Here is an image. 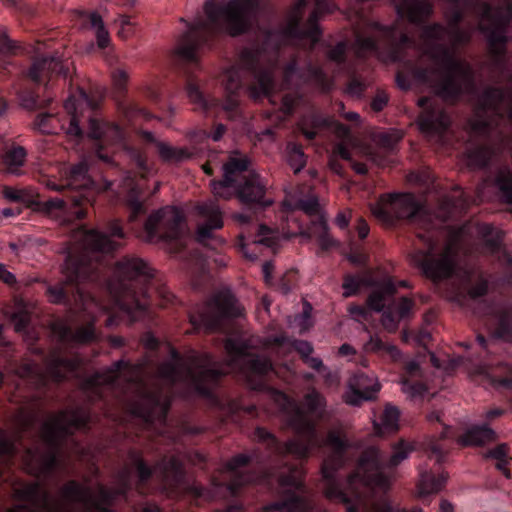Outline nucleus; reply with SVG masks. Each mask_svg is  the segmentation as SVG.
Segmentation results:
<instances>
[{
    "label": "nucleus",
    "instance_id": "1",
    "mask_svg": "<svg viewBox=\"0 0 512 512\" xmlns=\"http://www.w3.org/2000/svg\"><path fill=\"white\" fill-rule=\"evenodd\" d=\"M395 10L400 19L421 29L427 55L438 66L440 78L435 84L436 94L451 105L464 97L475 99L470 130L483 143L467 149L465 156L468 166L483 170L484 176L473 193L456 185L450 194L443 196L436 218L444 224L465 214L470 206L494 198L512 204V166L502 160L500 153L508 140L503 126L508 124L512 129V89L488 86L479 92L471 64L457 57L455 47L442 43L448 30L440 23H428L434 13L430 0H399ZM508 80L512 84V74Z\"/></svg>",
    "mask_w": 512,
    "mask_h": 512
},
{
    "label": "nucleus",
    "instance_id": "2",
    "mask_svg": "<svg viewBox=\"0 0 512 512\" xmlns=\"http://www.w3.org/2000/svg\"><path fill=\"white\" fill-rule=\"evenodd\" d=\"M277 400L291 406L287 414L288 426L296 438L287 442L279 441L274 434L263 427H257L253 439L258 446L250 454H238L228 460L224 469L228 481L224 483L232 497H239L247 485H259L280 498L265 507V512H314L315 504L310 498L302 479L298 464L290 458L305 460L313 453L329 449L321 463L323 491L326 497L345 499L335 473L347 463V452L352 447L350 440L340 430H330L321 437L315 420L324 417L326 400L316 389L304 396L307 411L303 410L283 392L272 389Z\"/></svg>",
    "mask_w": 512,
    "mask_h": 512
},
{
    "label": "nucleus",
    "instance_id": "3",
    "mask_svg": "<svg viewBox=\"0 0 512 512\" xmlns=\"http://www.w3.org/2000/svg\"><path fill=\"white\" fill-rule=\"evenodd\" d=\"M141 343L152 353H156L163 345L169 354V359L159 363L156 369L161 383L150 386L144 380L149 358L136 363L120 359L105 371L95 373L85 381L84 393L89 404H100L105 416H113L109 408V396L119 393V402L128 416L147 427L163 425L167 421L174 388L178 384L188 385L198 397L205 400L218 414L221 422L240 423L246 416H256L255 405H246L241 399L216 392L225 372L212 365L213 360L209 354H200L190 349L189 364L172 343H162L150 331L142 335Z\"/></svg>",
    "mask_w": 512,
    "mask_h": 512
},
{
    "label": "nucleus",
    "instance_id": "4",
    "mask_svg": "<svg viewBox=\"0 0 512 512\" xmlns=\"http://www.w3.org/2000/svg\"><path fill=\"white\" fill-rule=\"evenodd\" d=\"M84 239L94 256L72 252L66 255L63 266L66 280L47 287L50 303L65 305L71 315L77 310L85 311L87 302L95 301L91 291L85 287L89 284L105 288L116 306L132 322L148 313L154 292L162 298L160 305L173 304L175 296L165 288L155 287L154 273L141 258L125 256L112 267L101 259L115 252L121 246L119 241L125 239L119 220L109 221L105 231L86 230Z\"/></svg>",
    "mask_w": 512,
    "mask_h": 512
},
{
    "label": "nucleus",
    "instance_id": "5",
    "mask_svg": "<svg viewBox=\"0 0 512 512\" xmlns=\"http://www.w3.org/2000/svg\"><path fill=\"white\" fill-rule=\"evenodd\" d=\"M336 5L330 0H297L289 9L286 23L278 29H265L252 46L242 49L237 62L223 73L226 98L222 108L230 117L239 109V91L247 88L258 100L270 97L275 88L273 72L281 48L303 39L316 43L321 37L320 18L333 13Z\"/></svg>",
    "mask_w": 512,
    "mask_h": 512
},
{
    "label": "nucleus",
    "instance_id": "6",
    "mask_svg": "<svg viewBox=\"0 0 512 512\" xmlns=\"http://www.w3.org/2000/svg\"><path fill=\"white\" fill-rule=\"evenodd\" d=\"M250 167L251 160L247 155L233 152L222 166V179H214L210 185L216 197H235L247 210L235 213L233 218L241 226L239 245L245 256L253 260L257 254H249L248 246L261 244L272 247L276 237L271 228L257 222V214L272 206L273 200L267 196V183L263 177Z\"/></svg>",
    "mask_w": 512,
    "mask_h": 512
},
{
    "label": "nucleus",
    "instance_id": "7",
    "mask_svg": "<svg viewBox=\"0 0 512 512\" xmlns=\"http://www.w3.org/2000/svg\"><path fill=\"white\" fill-rule=\"evenodd\" d=\"M265 5L266 0H206L205 17L198 14L193 22H188L187 30L179 38L174 51L176 60L197 68L202 50L211 49L220 35L237 37L250 32Z\"/></svg>",
    "mask_w": 512,
    "mask_h": 512
},
{
    "label": "nucleus",
    "instance_id": "8",
    "mask_svg": "<svg viewBox=\"0 0 512 512\" xmlns=\"http://www.w3.org/2000/svg\"><path fill=\"white\" fill-rule=\"evenodd\" d=\"M98 108V99L85 89L78 88L76 94L70 95L64 102L63 112L49 110L38 113L33 121V129L50 135L64 132L77 141L87 136L96 142L99 158L109 162V157L103 155L101 150L105 145L121 142L124 133L119 124L100 118Z\"/></svg>",
    "mask_w": 512,
    "mask_h": 512
},
{
    "label": "nucleus",
    "instance_id": "9",
    "mask_svg": "<svg viewBox=\"0 0 512 512\" xmlns=\"http://www.w3.org/2000/svg\"><path fill=\"white\" fill-rule=\"evenodd\" d=\"M373 215L386 225H395L398 221L407 220L411 223L422 222L424 231L418 233L425 248L417 249L410 254L411 263L433 282L451 278L456 269L455 257L450 248L436 255L437 238L436 224L430 215L417 202L411 193L390 194L381 197L372 208Z\"/></svg>",
    "mask_w": 512,
    "mask_h": 512
},
{
    "label": "nucleus",
    "instance_id": "10",
    "mask_svg": "<svg viewBox=\"0 0 512 512\" xmlns=\"http://www.w3.org/2000/svg\"><path fill=\"white\" fill-rule=\"evenodd\" d=\"M46 187L53 191L69 189L76 194L63 198H51L46 201L39 199L38 193L30 187L15 188L4 186L3 197L10 202L24 204L36 212L51 217L61 218L65 222L82 220L87 215L86 203L89 201V191L96 188V182L89 174V165L85 160L71 165L61 182L47 179Z\"/></svg>",
    "mask_w": 512,
    "mask_h": 512
},
{
    "label": "nucleus",
    "instance_id": "11",
    "mask_svg": "<svg viewBox=\"0 0 512 512\" xmlns=\"http://www.w3.org/2000/svg\"><path fill=\"white\" fill-rule=\"evenodd\" d=\"M413 447L401 440L392 445L389 457L376 446L364 449L357 461L355 469L342 481L339 471L335 473L337 484L345 499L327 497L331 501L343 503L347 512H357L359 504L367 494L375 491L387 492L390 488V476L386 469L392 470L407 459Z\"/></svg>",
    "mask_w": 512,
    "mask_h": 512
},
{
    "label": "nucleus",
    "instance_id": "12",
    "mask_svg": "<svg viewBox=\"0 0 512 512\" xmlns=\"http://www.w3.org/2000/svg\"><path fill=\"white\" fill-rule=\"evenodd\" d=\"M93 416L89 409L77 407L62 410L50 420L42 424L41 440L46 446L44 451L39 448L26 449V466L29 473L37 478L51 475L61 465V458L68 442L75 450H81L74 439L76 431L88 434L92 429Z\"/></svg>",
    "mask_w": 512,
    "mask_h": 512
},
{
    "label": "nucleus",
    "instance_id": "13",
    "mask_svg": "<svg viewBox=\"0 0 512 512\" xmlns=\"http://www.w3.org/2000/svg\"><path fill=\"white\" fill-rule=\"evenodd\" d=\"M125 204L129 211V223L138 238L148 243L181 244L185 233V216L182 211L173 206H165L149 214L147 197L140 184L131 181L125 195Z\"/></svg>",
    "mask_w": 512,
    "mask_h": 512
},
{
    "label": "nucleus",
    "instance_id": "14",
    "mask_svg": "<svg viewBox=\"0 0 512 512\" xmlns=\"http://www.w3.org/2000/svg\"><path fill=\"white\" fill-rule=\"evenodd\" d=\"M0 325V365L13 372L20 381L38 392H45L50 383L59 384L75 372L77 363L59 351H53L44 359V367L32 360L18 362L12 359V344L3 337Z\"/></svg>",
    "mask_w": 512,
    "mask_h": 512
},
{
    "label": "nucleus",
    "instance_id": "15",
    "mask_svg": "<svg viewBox=\"0 0 512 512\" xmlns=\"http://www.w3.org/2000/svg\"><path fill=\"white\" fill-rule=\"evenodd\" d=\"M353 46L359 58L373 56L385 63H401L406 59L407 49L415 48L417 43L400 28L398 21L389 25L370 21L365 29L355 32Z\"/></svg>",
    "mask_w": 512,
    "mask_h": 512
},
{
    "label": "nucleus",
    "instance_id": "16",
    "mask_svg": "<svg viewBox=\"0 0 512 512\" xmlns=\"http://www.w3.org/2000/svg\"><path fill=\"white\" fill-rule=\"evenodd\" d=\"M397 287L392 279H386L377 284L366 300L367 307L361 305H351L349 312L357 320H367L370 311L382 312V325L389 332L398 329L402 319L409 316L413 301L407 297L396 299L394 296Z\"/></svg>",
    "mask_w": 512,
    "mask_h": 512
},
{
    "label": "nucleus",
    "instance_id": "17",
    "mask_svg": "<svg viewBox=\"0 0 512 512\" xmlns=\"http://www.w3.org/2000/svg\"><path fill=\"white\" fill-rule=\"evenodd\" d=\"M128 457L136 469L138 482L137 490L143 494L147 483L154 474L157 475L159 481L166 487L178 488L184 484L186 479V471L180 459L175 456L164 457L155 467H151L143 459L142 454L131 449Z\"/></svg>",
    "mask_w": 512,
    "mask_h": 512
},
{
    "label": "nucleus",
    "instance_id": "18",
    "mask_svg": "<svg viewBox=\"0 0 512 512\" xmlns=\"http://www.w3.org/2000/svg\"><path fill=\"white\" fill-rule=\"evenodd\" d=\"M243 315V308L230 292H221L210 302L209 306L197 314L189 315V322L194 332L212 333L221 330L226 320Z\"/></svg>",
    "mask_w": 512,
    "mask_h": 512
},
{
    "label": "nucleus",
    "instance_id": "19",
    "mask_svg": "<svg viewBox=\"0 0 512 512\" xmlns=\"http://www.w3.org/2000/svg\"><path fill=\"white\" fill-rule=\"evenodd\" d=\"M195 209L200 218L195 231V240L211 250L222 247L225 240L215 233L224 225L223 212L219 204L209 200L199 203Z\"/></svg>",
    "mask_w": 512,
    "mask_h": 512
},
{
    "label": "nucleus",
    "instance_id": "20",
    "mask_svg": "<svg viewBox=\"0 0 512 512\" xmlns=\"http://www.w3.org/2000/svg\"><path fill=\"white\" fill-rule=\"evenodd\" d=\"M62 493L69 502L82 504L97 512H110L111 506L117 499L112 488L103 485L99 486L98 497L95 498L89 488L81 485L76 480H70L62 488Z\"/></svg>",
    "mask_w": 512,
    "mask_h": 512
},
{
    "label": "nucleus",
    "instance_id": "21",
    "mask_svg": "<svg viewBox=\"0 0 512 512\" xmlns=\"http://www.w3.org/2000/svg\"><path fill=\"white\" fill-rule=\"evenodd\" d=\"M417 104L421 108L418 118L420 130L427 135L442 137L451 124L447 112L432 97H420Z\"/></svg>",
    "mask_w": 512,
    "mask_h": 512
},
{
    "label": "nucleus",
    "instance_id": "22",
    "mask_svg": "<svg viewBox=\"0 0 512 512\" xmlns=\"http://www.w3.org/2000/svg\"><path fill=\"white\" fill-rule=\"evenodd\" d=\"M68 74V65L54 56L35 58L27 71V76L34 85L46 87L53 77L66 79Z\"/></svg>",
    "mask_w": 512,
    "mask_h": 512
},
{
    "label": "nucleus",
    "instance_id": "23",
    "mask_svg": "<svg viewBox=\"0 0 512 512\" xmlns=\"http://www.w3.org/2000/svg\"><path fill=\"white\" fill-rule=\"evenodd\" d=\"M380 390V384L373 374H367L365 371H356L349 379V391L346 393V403L359 406L364 401L376 398Z\"/></svg>",
    "mask_w": 512,
    "mask_h": 512
},
{
    "label": "nucleus",
    "instance_id": "24",
    "mask_svg": "<svg viewBox=\"0 0 512 512\" xmlns=\"http://www.w3.org/2000/svg\"><path fill=\"white\" fill-rule=\"evenodd\" d=\"M474 230L490 254L503 257L508 270L506 283L512 286V255L503 247V232L489 223H477Z\"/></svg>",
    "mask_w": 512,
    "mask_h": 512
},
{
    "label": "nucleus",
    "instance_id": "25",
    "mask_svg": "<svg viewBox=\"0 0 512 512\" xmlns=\"http://www.w3.org/2000/svg\"><path fill=\"white\" fill-rule=\"evenodd\" d=\"M480 306L483 309L482 315L494 326L498 338L512 336V304L482 300Z\"/></svg>",
    "mask_w": 512,
    "mask_h": 512
},
{
    "label": "nucleus",
    "instance_id": "26",
    "mask_svg": "<svg viewBox=\"0 0 512 512\" xmlns=\"http://www.w3.org/2000/svg\"><path fill=\"white\" fill-rule=\"evenodd\" d=\"M294 77H298L303 82H311L321 87L323 90H328L331 85L327 73L321 66L308 63L306 70L302 71L296 59L289 61L283 69V78L287 85L292 84Z\"/></svg>",
    "mask_w": 512,
    "mask_h": 512
},
{
    "label": "nucleus",
    "instance_id": "27",
    "mask_svg": "<svg viewBox=\"0 0 512 512\" xmlns=\"http://www.w3.org/2000/svg\"><path fill=\"white\" fill-rule=\"evenodd\" d=\"M427 420L430 423H439L442 426L440 435L431 436L426 444V452L429 459H434L435 463L441 465L445 462L449 450L452 447L453 441L451 439V428L442 424L441 413L439 411H432L427 415Z\"/></svg>",
    "mask_w": 512,
    "mask_h": 512
},
{
    "label": "nucleus",
    "instance_id": "28",
    "mask_svg": "<svg viewBox=\"0 0 512 512\" xmlns=\"http://www.w3.org/2000/svg\"><path fill=\"white\" fill-rule=\"evenodd\" d=\"M479 30L487 35L489 52L494 66L504 69L507 64V44L509 42L506 26L498 25L493 27L492 25L480 24Z\"/></svg>",
    "mask_w": 512,
    "mask_h": 512
},
{
    "label": "nucleus",
    "instance_id": "29",
    "mask_svg": "<svg viewBox=\"0 0 512 512\" xmlns=\"http://www.w3.org/2000/svg\"><path fill=\"white\" fill-rule=\"evenodd\" d=\"M243 371L249 387L255 391L270 390L268 377L274 371L268 358L253 356L243 364Z\"/></svg>",
    "mask_w": 512,
    "mask_h": 512
},
{
    "label": "nucleus",
    "instance_id": "30",
    "mask_svg": "<svg viewBox=\"0 0 512 512\" xmlns=\"http://www.w3.org/2000/svg\"><path fill=\"white\" fill-rule=\"evenodd\" d=\"M52 332L63 344H87L96 340L94 320L73 329L66 320L58 319L52 324Z\"/></svg>",
    "mask_w": 512,
    "mask_h": 512
},
{
    "label": "nucleus",
    "instance_id": "31",
    "mask_svg": "<svg viewBox=\"0 0 512 512\" xmlns=\"http://www.w3.org/2000/svg\"><path fill=\"white\" fill-rule=\"evenodd\" d=\"M27 155V150L23 146L12 142L3 151L1 157L3 169L9 174L21 175L22 168L26 164Z\"/></svg>",
    "mask_w": 512,
    "mask_h": 512
},
{
    "label": "nucleus",
    "instance_id": "32",
    "mask_svg": "<svg viewBox=\"0 0 512 512\" xmlns=\"http://www.w3.org/2000/svg\"><path fill=\"white\" fill-rule=\"evenodd\" d=\"M186 92L190 101L193 103L195 110L209 113L211 108L218 104L217 99L205 96V94L200 90L198 80L190 72L187 73Z\"/></svg>",
    "mask_w": 512,
    "mask_h": 512
},
{
    "label": "nucleus",
    "instance_id": "33",
    "mask_svg": "<svg viewBox=\"0 0 512 512\" xmlns=\"http://www.w3.org/2000/svg\"><path fill=\"white\" fill-rule=\"evenodd\" d=\"M448 474L444 471L436 473L433 470H421L418 491L421 497L438 493L446 484Z\"/></svg>",
    "mask_w": 512,
    "mask_h": 512
},
{
    "label": "nucleus",
    "instance_id": "34",
    "mask_svg": "<svg viewBox=\"0 0 512 512\" xmlns=\"http://www.w3.org/2000/svg\"><path fill=\"white\" fill-rule=\"evenodd\" d=\"M496 432L487 424L473 425L460 437L463 445H484L496 439Z\"/></svg>",
    "mask_w": 512,
    "mask_h": 512
},
{
    "label": "nucleus",
    "instance_id": "35",
    "mask_svg": "<svg viewBox=\"0 0 512 512\" xmlns=\"http://www.w3.org/2000/svg\"><path fill=\"white\" fill-rule=\"evenodd\" d=\"M364 348L367 352L375 353L392 362H397L402 357L400 350L396 346L383 342L377 336H371Z\"/></svg>",
    "mask_w": 512,
    "mask_h": 512
},
{
    "label": "nucleus",
    "instance_id": "36",
    "mask_svg": "<svg viewBox=\"0 0 512 512\" xmlns=\"http://www.w3.org/2000/svg\"><path fill=\"white\" fill-rule=\"evenodd\" d=\"M156 146L159 156L164 162L179 163L193 156V153L187 148L174 147L164 142H157Z\"/></svg>",
    "mask_w": 512,
    "mask_h": 512
},
{
    "label": "nucleus",
    "instance_id": "37",
    "mask_svg": "<svg viewBox=\"0 0 512 512\" xmlns=\"http://www.w3.org/2000/svg\"><path fill=\"white\" fill-rule=\"evenodd\" d=\"M33 407H22L19 412L18 425L21 431L25 432L33 428L37 421L38 411L41 409L42 396H32Z\"/></svg>",
    "mask_w": 512,
    "mask_h": 512
},
{
    "label": "nucleus",
    "instance_id": "38",
    "mask_svg": "<svg viewBox=\"0 0 512 512\" xmlns=\"http://www.w3.org/2000/svg\"><path fill=\"white\" fill-rule=\"evenodd\" d=\"M370 278L364 275L347 273L343 276V297L349 298L357 295L362 287L370 286Z\"/></svg>",
    "mask_w": 512,
    "mask_h": 512
},
{
    "label": "nucleus",
    "instance_id": "39",
    "mask_svg": "<svg viewBox=\"0 0 512 512\" xmlns=\"http://www.w3.org/2000/svg\"><path fill=\"white\" fill-rule=\"evenodd\" d=\"M286 159L294 174L300 173L307 163V156L303 151L302 145L295 142L287 144Z\"/></svg>",
    "mask_w": 512,
    "mask_h": 512
},
{
    "label": "nucleus",
    "instance_id": "40",
    "mask_svg": "<svg viewBox=\"0 0 512 512\" xmlns=\"http://www.w3.org/2000/svg\"><path fill=\"white\" fill-rule=\"evenodd\" d=\"M508 451L509 448L507 444H499L498 446L488 450L486 457L497 460L496 469L501 471L504 476L509 479L511 477V473L507 469V465L511 458L508 457Z\"/></svg>",
    "mask_w": 512,
    "mask_h": 512
},
{
    "label": "nucleus",
    "instance_id": "41",
    "mask_svg": "<svg viewBox=\"0 0 512 512\" xmlns=\"http://www.w3.org/2000/svg\"><path fill=\"white\" fill-rule=\"evenodd\" d=\"M90 26L95 30L97 45L100 49H105L110 44L109 33L106 30L101 16L97 12L90 13L88 17Z\"/></svg>",
    "mask_w": 512,
    "mask_h": 512
},
{
    "label": "nucleus",
    "instance_id": "42",
    "mask_svg": "<svg viewBox=\"0 0 512 512\" xmlns=\"http://www.w3.org/2000/svg\"><path fill=\"white\" fill-rule=\"evenodd\" d=\"M133 488L131 481V469L125 467L117 473V486L112 488L116 498H123L128 500V495Z\"/></svg>",
    "mask_w": 512,
    "mask_h": 512
},
{
    "label": "nucleus",
    "instance_id": "43",
    "mask_svg": "<svg viewBox=\"0 0 512 512\" xmlns=\"http://www.w3.org/2000/svg\"><path fill=\"white\" fill-rule=\"evenodd\" d=\"M313 232L317 233V242L322 251H328L334 245V240L328 235V225L324 217H318Z\"/></svg>",
    "mask_w": 512,
    "mask_h": 512
},
{
    "label": "nucleus",
    "instance_id": "44",
    "mask_svg": "<svg viewBox=\"0 0 512 512\" xmlns=\"http://www.w3.org/2000/svg\"><path fill=\"white\" fill-rule=\"evenodd\" d=\"M20 105L28 110H35L41 106L39 93L33 87H23L18 91Z\"/></svg>",
    "mask_w": 512,
    "mask_h": 512
},
{
    "label": "nucleus",
    "instance_id": "45",
    "mask_svg": "<svg viewBox=\"0 0 512 512\" xmlns=\"http://www.w3.org/2000/svg\"><path fill=\"white\" fill-rule=\"evenodd\" d=\"M400 417L399 410L392 406L387 405L381 416V424L384 427L385 432H395L398 430V421Z\"/></svg>",
    "mask_w": 512,
    "mask_h": 512
},
{
    "label": "nucleus",
    "instance_id": "46",
    "mask_svg": "<svg viewBox=\"0 0 512 512\" xmlns=\"http://www.w3.org/2000/svg\"><path fill=\"white\" fill-rule=\"evenodd\" d=\"M402 390L412 397L423 396L427 391V386L421 381L404 377L402 380Z\"/></svg>",
    "mask_w": 512,
    "mask_h": 512
},
{
    "label": "nucleus",
    "instance_id": "47",
    "mask_svg": "<svg viewBox=\"0 0 512 512\" xmlns=\"http://www.w3.org/2000/svg\"><path fill=\"white\" fill-rule=\"evenodd\" d=\"M16 454V446L0 429V461H9Z\"/></svg>",
    "mask_w": 512,
    "mask_h": 512
},
{
    "label": "nucleus",
    "instance_id": "48",
    "mask_svg": "<svg viewBox=\"0 0 512 512\" xmlns=\"http://www.w3.org/2000/svg\"><path fill=\"white\" fill-rule=\"evenodd\" d=\"M346 53L347 44L341 41L328 50L327 57L338 66H343L345 65L347 59Z\"/></svg>",
    "mask_w": 512,
    "mask_h": 512
},
{
    "label": "nucleus",
    "instance_id": "49",
    "mask_svg": "<svg viewBox=\"0 0 512 512\" xmlns=\"http://www.w3.org/2000/svg\"><path fill=\"white\" fill-rule=\"evenodd\" d=\"M300 207L307 214L314 216L313 227L317 226L318 217H324L320 214V205L316 198H310L300 201Z\"/></svg>",
    "mask_w": 512,
    "mask_h": 512
},
{
    "label": "nucleus",
    "instance_id": "50",
    "mask_svg": "<svg viewBox=\"0 0 512 512\" xmlns=\"http://www.w3.org/2000/svg\"><path fill=\"white\" fill-rule=\"evenodd\" d=\"M490 382L495 388H505L512 390V367H505V375L504 376H493L489 375Z\"/></svg>",
    "mask_w": 512,
    "mask_h": 512
},
{
    "label": "nucleus",
    "instance_id": "51",
    "mask_svg": "<svg viewBox=\"0 0 512 512\" xmlns=\"http://www.w3.org/2000/svg\"><path fill=\"white\" fill-rule=\"evenodd\" d=\"M475 12L483 21L494 22L495 20L494 8L488 2L476 1Z\"/></svg>",
    "mask_w": 512,
    "mask_h": 512
},
{
    "label": "nucleus",
    "instance_id": "52",
    "mask_svg": "<svg viewBox=\"0 0 512 512\" xmlns=\"http://www.w3.org/2000/svg\"><path fill=\"white\" fill-rule=\"evenodd\" d=\"M19 46L12 41L5 33L0 32V58L16 54Z\"/></svg>",
    "mask_w": 512,
    "mask_h": 512
},
{
    "label": "nucleus",
    "instance_id": "53",
    "mask_svg": "<svg viewBox=\"0 0 512 512\" xmlns=\"http://www.w3.org/2000/svg\"><path fill=\"white\" fill-rule=\"evenodd\" d=\"M366 90V84L363 79L357 75H352L346 85V91L352 96H361Z\"/></svg>",
    "mask_w": 512,
    "mask_h": 512
},
{
    "label": "nucleus",
    "instance_id": "54",
    "mask_svg": "<svg viewBox=\"0 0 512 512\" xmlns=\"http://www.w3.org/2000/svg\"><path fill=\"white\" fill-rule=\"evenodd\" d=\"M12 322L17 332H24L30 324V315L26 310L21 309L13 313Z\"/></svg>",
    "mask_w": 512,
    "mask_h": 512
},
{
    "label": "nucleus",
    "instance_id": "55",
    "mask_svg": "<svg viewBox=\"0 0 512 512\" xmlns=\"http://www.w3.org/2000/svg\"><path fill=\"white\" fill-rule=\"evenodd\" d=\"M389 100V95L384 90L378 89L371 99L370 107L376 113L381 112L388 105Z\"/></svg>",
    "mask_w": 512,
    "mask_h": 512
},
{
    "label": "nucleus",
    "instance_id": "56",
    "mask_svg": "<svg viewBox=\"0 0 512 512\" xmlns=\"http://www.w3.org/2000/svg\"><path fill=\"white\" fill-rule=\"evenodd\" d=\"M434 70L429 67L415 66L412 69L413 78L421 83L428 84L432 81Z\"/></svg>",
    "mask_w": 512,
    "mask_h": 512
},
{
    "label": "nucleus",
    "instance_id": "57",
    "mask_svg": "<svg viewBox=\"0 0 512 512\" xmlns=\"http://www.w3.org/2000/svg\"><path fill=\"white\" fill-rule=\"evenodd\" d=\"M127 81L128 75L124 70L116 69L113 71L112 82L119 94H123L126 91Z\"/></svg>",
    "mask_w": 512,
    "mask_h": 512
},
{
    "label": "nucleus",
    "instance_id": "58",
    "mask_svg": "<svg viewBox=\"0 0 512 512\" xmlns=\"http://www.w3.org/2000/svg\"><path fill=\"white\" fill-rule=\"evenodd\" d=\"M131 158L134 162L136 168L141 172L142 175L147 173L149 171L148 163H147V156L144 152L138 149H133L131 151Z\"/></svg>",
    "mask_w": 512,
    "mask_h": 512
},
{
    "label": "nucleus",
    "instance_id": "59",
    "mask_svg": "<svg viewBox=\"0 0 512 512\" xmlns=\"http://www.w3.org/2000/svg\"><path fill=\"white\" fill-rule=\"evenodd\" d=\"M489 289L488 281L481 278L476 284L472 285L469 289V295L472 299H480L484 297Z\"/></svg>",
    "mask_w": 512,
    "mask_h": 512
},
{
    "label": "nucleus",
    "instance_id": "60",
    "mask_svg": "<svg viewBox=\"0 0 512 512\" xmlns=\"http://www.w3.org/2000/svg\"><path fill=\"white\" fill-rule=\"evenodd\" d=\"M326 125H327L326 119L320 118V117H315L312 121V127L304 128L302 132L307 139L313 140L318 135L319 130Z\"/></svg>",
    "mask_w": 512,
    "mask_h": 512
},
{
    "label": "nucleus",
    "instance_id": "61",
    "mask_svg": "<svg viewBox=\"0 0 512 512\" xmlns=\"http://www.w3.org/2000/svg\"><path fill=\"white\" fill-rule=\"evenodd\" d=\"M226 132V126L223 124H217L212 131L201 130L199 131V137L201 140L211 138L213 141H219Z\"/></svg>",
    "mask_w": 512,
    "mask_h": 512
},
{
    "label": "nucleus",
    "instance_id": "62",
    "mask_svg": "<svg viewBox=\"0 0 512 512\" xmlns=\"http://www.w3.org/2000/svg\"><path fill=\"white\" fill-rule=\"evenodd\" d=\"M449 33L453 39L454 46L463 45L470 42V34L462 30L460 27H453Z\"/></svg>",
    "mask_w": 512,
    "mask_h": 512
},
{
    "label": "nucleus",
    "instance_id": "63",
    "mask_svg": "<svg viewBox=\"0 0 512 512\" xmlns=\"http://www.w3.org/2000/svg\"><path fill=\"white\" fill-rule=\"evenodd\" d=\"M119 23L121 27L119 34L121 36L126 37L128 34L132 32L133 24L128 15H120Z\"/></svg>",
    "mask_w": 512,
    "mask_h": 512
},
{
    "label": "nucleus",
    "instance_id": "64",
    "mask_svg": "<svg viewBox=\"0 0 512 512\" xmlns=\"http://www.w3.org/2000/svg\"><path fill=\"white\" fill-rule=\"evenodd\" d=\"M396 83L398 85V87L402 90H409L411 88V79H410V76L409 74L403 72V71H398L397 74H396Z\"/></svg>",
    "mask_w": 512,
    "mask_h": 512
}]
</instances>
